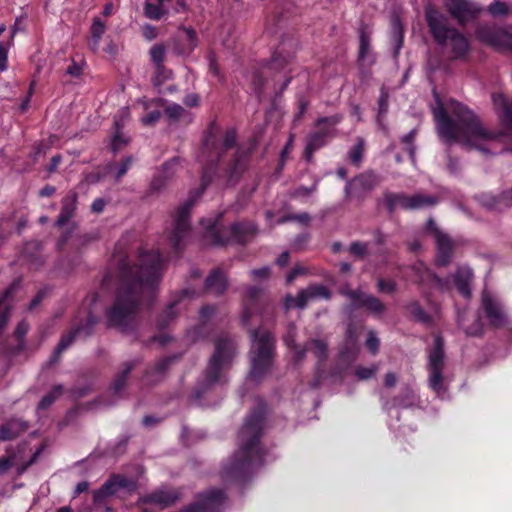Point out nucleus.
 I'll return each instance as SVG.
<instances>
[{"label":"nucleus","mask_w":512,"mask_h":512,"mask_svg":"<svg viewBox=\"0 0 512 512\" xmlns=\"http://www.w3.org/2000/svg\"><path fill=\"white\" fill-rule=\"evenodd\" d=\"M163 270L164 258H120L116 298L106 313L110 326L121 331L134 326L140 304L155 295Z\"/></svg>","instance_id":"f257e3e1"},{"label":"nucleus","mask_w":512,"mask_h":512,"mask_svg":"<svg viewBox=\"0 0 512 512\" xmlns=\"http://www.w3.org/2000/svg\"><path fill=\"white\" fill-rule=\"evenodd\" d=\"M237 135L234 129L224 133L215 121L208 125L198 161L203 165L201 188L192 192L189 198L178 208L175 226L170 237L171 245L180 250L190 232V211L196 200L201 197L212 180L217 165L224 160L226 153L236 146Z\"/></svg>","instance_id":"f03ea898"},{"label":"nucleus","mask_w":512,"mask_h":512,"mask_svg":"<svg viewBox=\"0 0 512 512\" xmlns=\"http://www.w3.org/2000/svg\"><path fill=\"white\" fill-rule=\"evenodd\" d=\"M432 114L436 123L438 136L448 145L458 143L466 150L476 149L484 154L489 150L480 142L495 140L498 134L484 128L478 116L465 105L454 102L449 116L442 103L437 99V106Z\"/></svg>","instance_id":"7ed1b4c3"},{"label":"nucleus","mask_w":512,"mask_h":512,"mask_svg":"<svg viewBox=\"0 0 512 512\" xmlns=\"http://www.w3.org/2000/svg\"><path fill=\"white\" fill-rule=\"evenodd\" d=\"M264 427V410H254L246 419L238 435L239 447L222 469L224 480H241L265 463V451L260 437Z\"/></svg>","instance_id":"20e7f679"},{"label":"nucleus","mask_w":512,"mask_h":512,"mask_svg":"<svg viewBox=\"0 0 512 512\" xmlns=\"http://www.w3.org/2000/svg\"><path fill=\"white\" fill-rule=\"evenodd\" d=\"M236 353L237 344L228 334H221L215 339L214 352L204 374L206 388L227 381L226 372L231 367Z\"/></svg>","instance_id":"39448f33"},{"label":"nucleus","mask_w":512,"mask_h":512,"mask_svg":"<svg viewBox=\"0 0 512 512\" xmlns=\"http://www.w3.org/2000/svg\"><path fill=\"white\" fill-rule=\"evenodd\" d=\"M259 233L258 225L251 220H241L228 227L216 221L206 227L205 239L214 246L246 245Z\"/></svg>","instance_id":"423d86ee"},{"label":"nucleus","mask_w":512,"mask_h":512,"mask_svg":"<svg viewBox=\"0 0 512 512\" xmlns=\"http://www.w3.org/2000/svg\"><path fill=\"white\" fill-rule=\"evenodd\" d=\"M251 368L247 380L258 383L270 371L273 364L274 337L262 328L251 332Z\"/></svg>","instance_id":"0eeeda50"},{"label":"nucleus","mask_w":512,"mask_h":512,"mask_svg":"<svg viewBox=\"0 0 512 512\" xmlns=\"http://www.w3.org/2000/svg\"><path fill=\"white\" fill-rule=\"evenodd\" d=\"M443 340L440 336L434 338V347L430 350L428 356V383L429 387L439 396L443 397L446 392L444 386V349Z\"/></svg>","instance_id":"6e6552de"},{"label":"nucleus","mask_w":512,"mask_h":512,"mask_svg":"<svg viewBox=\"0 0 512 512\" xmlns=\"http://www.w3.org/2000/svg\"><path fill=\"white\" fill-rule=\"evenodd\" d=\"M97 323L98 318L92 314L90 309L84 313L83 317L77 316L71 330L61 337L55 349L52 361H56L60 354L69 348L76 338L90 336Z\"/></svg>","instance_id":"1a4fd4ad"},{"label":"nucleus","mask_w":512,"mask_h":512,"mask_svg":"<svg viewBox=\"0 0 512 512\" xmlns=\"http://www.w3.org/2000/svg\"><path fill=\"white\" fill-rule=\"evenodd\" d=\"M382 181V177L373 170H366L348 180L344 195L347 200L363 201Z\"/></svg>","instance_id":"9d476101"},{"label":"nucleus","mask_w":512,"mask_h":512,"mask_svg":"<svg viewBox=\"0 0 512 512\" xmlns=\"http://www.w3.org/2000/svg\"><path fill=\"white\" fill-rule=\"evenodd\" d=\"M435 243L438 256H450L455 253H462V248L468 243L461 237H452L445 230L440 228L433 218H429L425 227Z\"/></svg>","instance_id":"9b49d317"},{"label":"nucleus","mask_w":512,"mask_h":512,"mask_svg":"<svg viewBox=\"0 0 512 512\" xmlns=\"http://www.w3.org/2000/svg\"><path fill=\"white\" fill-rule=\"evenodd\" d=\"M476 38L499 51L512 52V32L489 25H481L475 31Z\"/></svg>","instance_id":"f8f14e48"},{"label":"nucleus","mask_w":512,"mask_h":512,"mask_svg":"<svg viewBox=\"0 0 512 512\" xmlns=\"http://www.w3.org/2000/svg\"><path fill=\"white\" fill-rule=\"evenodd\" d=\"M425 19L435 42L440 46H445L450 34L456 28L451 27L448 18L433 7L426 8Z\"/></svg>","instance_id":"ddd939ff"},{"label":"nucleus","mask_w":512,"mask_h":512,"mask_svg":"<svg viewBox=\"0 0 512 512\" xmlns=\"http://www.w3.org/2000/svg\"><path fill=\"white\" fill-rule=\"evenodd\" d=\"M444 7L460 25L474 21L482 11V8L472 0H444Z\"/></svg>","instance_id":"4468645a"},{"label":"nucleus","mask_w":512,"mask_h":512,"mask_svg":"<svg viewBox=\"0 0 512 512\" xmlns=\"http://www.w3.org/2000/svg\"><path fill=\"white\" fill-rule=\"evenodd\" d=\"M226 496L220 489H210L198 495L196 501L183 512H221Z\"/></svg>","instance_id":"2eb2a0df"},{"label":"nucleus","mask_w":512,"mask_h":512,"mask_svg":"<svg viewBox=\"0 0 512 512\" xmlns=\"http://www.w3.org/2000/svg\"><path fill=\"white\" fill-rule=\"evenodd\" d=\"M482 308L491 325L503 327L511 323L501 301L486 290L482 293Z\"/></svg>","instance_id":"dca6fc26"},{"label":"nucleus","mask_w":512,"mask_h":512,"mask_svg":"<svg viewBox=\"0 0 512 512\" xmlns=\"http://www.w3.org/2000/svg\"><path fill=\"white\" fill-rule=\"evenodd\" d=\"M294 332L295 327L290 325L286 335L284 336V342L288 347L294 349V361L296 363L300 362L304 358L306 352H311L319 360L326 357L327 344L324 341L313 339L309 341L303 349H298L295 344Z\"/></svg>","instance_id":"f3484780"},{"label":"nucleus","mask_w":512,"mask_h":512,"mask_svg":"<svg viewBox=\"0 0 512 512\" xmlns=\"http://www.w3.org/2000/svg\"><path fill=\"white\" fill-rule=\"evenodd\" d=\"M173 52L178 56L187 57L192 54L198 45V38L195 30L191 27H182L171 39Z\"/></svg>","instance_id":"a211bd4d"},{"label":"nucleus","mask_w":512,"mask_h":512,"mask_svg":"<svg viewBox=\"0 0 512 512\" xmlns=\"http://www.w3.org/2000/svg\"><path fill=\"white\" fill-rule=\"evenodd\" d=\"M122 489L133 491L136 489V482L121 475H114L94 492V501L101 502L106 497L114 495Z\"/></svg>","instance_id":"6ab92c4d"},{"label":"nucleus","mask_w":512,"mask_h":512,"mask_svg":"<svg viewBox=\"0 0 512 512\" xmlns=\"http://www.w3.org/2000/svg\"><path fill=\"white\" fill-rule=\"evenodd\" d=\"M347 296L354 308L364 307L372 313L380 315L384 311V304L376 297L362 291H348Z\"/></svg>","instance_id":"aec40b11"},{"label":"nucleus","mask_w":512,"mask_h":512,"mask_svg":"<svg viewBox=\"0 0 512 512\" xmlns=\"http://www.w3.org/2000/svg\"><path fill=\"white\" fill-rule=\"evenodd\" d=\"M78 205V193L70 190L61 199V210L55 221V226L62 227L67 224L74 216Z\"/></svg>","instance_id":"412c9836"},{"label":"nucleus","mask_w":512,"mask_h":512,"mask_svg":"<svg viewBox=\"0 0 512 512\" xmlns=\"http://www.w3.org/2000/svg\"><path fill=\"white\" fill-rule=\"evenodd\" d=\"M492 99L501 123L512 132V101L503 94H493Z\"/></svg>","instance_id":"4be33fe9"},{"label":"nucleus","mask_w":512,"mask_h":512,"mask_svg":"<svg viewBox=\"0 0 512 512\" xmlns=\"http://www.w3.org/2000/svg\"><path fill=\"white\" fill-rule=\"evenodd\" d=\"M249 152L241 147H237L233 157L227 166L229 181L236 180L245 170Z\"/></svg>","instance_id":"5701e85b"},{"label":"nucleus","mask_w":512,"mask_h":512,"mask_svg":"<svg viewBox=\"0 0 512 512\" xmlns=\"http://www.w3.org/2000/svg\"><path fill=\"white\" fill-rule=\"evenodd\" d=\"M448 40L451 45V53L453 55V59H464L468 55L470 51V43L468 39L457 29L452 31Z\"/></svg>","instance_id":"b1692460"},{"label":"nucleus","mask_w":512,"mask_h":512,"mask_svg":"<svg viewBox=\"0 0 512 512\" xmlns=\"http://www.w3.org/2000/svg\"><path fill=\"white\" fill-rule=\"evenodd\" d=\"M371 37L370 32L362 27L359 29V52L358 61L362 65L371 66L375 62L374 56L371 54Z\"/></svg>","instance_id":"393cba45"},{"label":"nucleus","mask_w":512,"mask_h":512,"mask_svg":"<svg viewBox=\"0 0 512 512\" xmlns=\"http://www.w3.org/2000/svg\"><path fill=\"white\" fill-rule=\"evenodd\" d=\"M319 298L329 299V289L322 284L311 285L308 288L303 289L299 292L298 305L300 306V309H303L309 300Z\"/></svg>","instance_id":"a878e982"},{"label":"nucleus","mask_w":512,"mask_h":512,"mask_svg":"<svg viewBox=\"0 0 512 512\" xmlns=\"http://www.w3.org/2000/svg\"><path fill=\"white\" fill-rule=\"evenodd\" d=\"M178 499V493L172 489H159L143 498V502L152 503L161 508L173 504Z\"/></svg>","instance_id":"bb28decb"},{"label":"nucleus","mask_w":512,"mask_h":512,"mask_svg":"<svg viewBox=\"0 0 512 512\" xmlns=\"http://www.w3.org/2000/svg\"><path fill=\"white\" fill-rule=\"evenodd\" d=\"M227 278L220 269H214L207 277L205 288L209 293L220 295L227 289Z\"/></svg>","instance_id":"cd10ccee"},{"label":"nucleus","mask_w":512,"mask_h":512,"mask_svg":"<svg viewBox=\"0 0 512 512\" xmlns=\"http://www.w3.org/2000/svg\"><path fill=\"white\" fill-rule=\"evenodd\" d=\"M473 279V272L469 267H460L455 275L454 282L460 294L469 298L471 295L470 283Z\"/></svg>","instance_id":"c85d7f7f"},{"label":"nucleus","mask_w":512,"mask_h":512,"mask_svg":"<svg viewBox=\"0 0 512 512\" xmlns=\"http://www.w3.org/2000/svg\"><path fill=\"white\" fill-rule=\"evenodd\" d=\"M262 289L257 286H249L244 294V310L241 316L243 324H247L253 313V304L262 293Z\"/></svg>","instance_id":"c756f323"},{"label":"nucleus","mask_w":512,"mask_h":512,"mask_svg":"<svg viewBox=\"0 0 512 512\" xmlns=\"http://www.w3.org/2000/svg\"><path fill=\"white\" fill-rule=\"evenodd\" d=\"M383 202L390 213L398 207L409 210V196L405 193L385 191L383 193Z\"/></svg>","instance_id":"7c9ffc66"},{"label":"nucleus","mask_w":512,"mask_h":512,"mask_svg":"<svg viewBox=\"0 0 512 512\" xmlns=\"http://www.w3.org/2000/svg\"><path fill=\"white\" fill-rule=\"evenodd\" d=\"M439 198L434 195L416 193L409 196V210H418L433 207L438 204Z\"/></svg>","instance_id":"2f4dec72"},{"label":"nucleus","mask_w":512,"mask_h":512,"mask_svg":"<svg viewBox=\"0 0 512 512\" xmlns=\"http://www.w3.org/2000/svg\"><path fill=\"white\" fill-rule=\"evenodd\" d=\"M326 131H319L311 133L306 142L305 155L308 160L311 159L312 154L326 144Z\"/></svg>","instance_id":"473e14b6"},{"label":"nucleus","mask_w":512,"mask_h":512,"mask_svg":"<svg viewBox=\"0 0 512 512\" xmlns=\"http://www.w3.org/2000/svg\"><path fill=\"white\" fill-rule=\"evenodd\" d=\"M390 26H391L390 38L395 47V54L397 55L403 46V40H404L403 24L398 16H393L391 18Z\"/></svg>","instance_id":"72a5a7b5"},{"label":"nucleus","mask_w":512,"mask_h":512,"mask_svg":"<svg viewBox=\"0 0 512 512\" xmlns=\"http://www.w3.org/2000/svg\"><path fill=\"white\" fill-rule=\"evenodd\" d=\"M179 163V158L175 157L163 165V174L155 177L151 184H150V190L151 192H160L162 189H164L167 185V181L169 179V175L167 174V171L174 165H177Z\"/></svg>","instance_id":"f704fd0d"},{"label":"nucleus","mask_w":512,"mask_h":512,"mask_svg":"<svg viewBox=\"0 0 512 512\" xmlns=\"http://www.w3.org/2000/svg\"><path fill=\"white\" fill-rule=\"evenodd\" d=\"M133 367H134L133 362H127L124 364V367L121 370V372H119L116 375V377L113 381L112 387H111V390L113 391V393L115 395H119L121 393V391L124 389L127 377L130 374V372L132 371Z\"/></svg>","instance_id":"c9c22d12"},{"label":"nucleus","mask_w":512,"mask_h":512,"mask_svg":"<svg viewBox=\"0 0 512 512\" xmlns=\"http://www.w3.org/2000/svg\"><path fill=\"white\" fill-rule=\"evenodd\" d=\"M106 31L105 24L99 19L94 18L90 27L91 49L96 52L99 48L100 40Z\"/></svg>","instance_id":"e433bc0d"},{"label":"nucleus","mask_w":512,"mask_h":512,"mask_svg":"<svg viewBox=\"0 0 512 512\" xmlns=\"http://www.w3.org/2000/svg\"><path fill=\"white\" fill-rule=\"evenodd\" d=\"M419 281L422 283H429L440 290H445L448 286L447 281L443 280L426 268L419 273Z\"/></svg>","instance_id":"4c0bfd02"},{"label":"nucleus","mask_w":512,"mask_h":512,"mask_svg":"<svg viewBox=\"0 0 512 512\" xmlns=\"http://www.w3.org/2000/svg\"><path fill=\"white\" fill-rule=\"evenodd\" d=\"M512 11V4L508 5L501 0H494L487 7V12L493 17H505Z\"/></svg>","instance_id":"58836bf2"},{"label":"nucleus","mask_w":512,"mask_h":512,"mask_svg":"<svg viewBox=\"0 0 512 512\" xmlns=\"http://www.w3.org/2000/svg\"><path fill=\"white\" fill-rule=\"evenodd\" d=\"M389 109V92L383 86L380 89V95L378 99V113H377V122L381 123L388 113Z\"/></svg>","instance_id":"ea45409f"},{"label":"nucleus","mask_w":512,"mask_h":512,"mask_svg":"<svg viewBox=\"0 0 512 512\" xmlns=\"http://www.w3.org/2000/svg\"><path fill=\"white\" fill-rule=\"evenodd\" d=\"M166 12L167 11L164 9L163 4H160L159 2L157 4H153L147 1L144 4V14L151 20H160Z\"/></svg>","instance_id":"a19ab883"},{"label":"nucleus","mask_w":512,"mask_h":512,"mask_svg":"<svg viewBox=\"0 0 512 512\" xmlns=\"http://www.w3.org/2000/svg\"><path fill=\"white\" fill-rule=\"evenodd\" d=\"M149 55L154 66L164 65L166 48L161 43L154 44L149 50Z\"/></svg>","instance_id":"79ce46f5"},{"label":"nucleus","mask_w":512,"mask_h":512,"mask_svg":"<svg viewBox=\"0 0 512 512\" xmlns=\"http://www.w3.org/2000/svg\"><path fill=\"white\" fill-rule=\"evenodd\" d=\"M180 301L172 302L160 315L157 325L159 328L166 327L173 319H175L177 313L175 311V307L179 304Z\"/></svg>","instance_id":"37998d69"},{"label":"nucleus","mask_w":512,"mask_h":512,"mask_svg":"<svg viewBox=\"0 0 512 512\" xmlns=\"http://www.w3.org/2000/svg\"><path fill=\"white\" fill-rule=\"evenodd\" d=\"M417 402V396L411 388L403 390L401 396L395 399V405L400 407H411Z\"/></svg>","instance_id":"c03bdc74"},{"label":"nucleus","mask_w":512,"mask_h":512,"mask_svg":"<svg viewBox=\"0 0 512 512\" xmlns=\"http://www.w3.org/2000/svg\"><path fill=\"white\" fill-rule=\"evenodd\" d=\"M63 387L58 385L53 388L47 395H45L38 404V409L46 410L48 409L55 400L62 394Z\"/></svg>","instance_id":"a18cd8bd"},{"label":"nucleus","mask_w":512,"mask_h":512,"mask_svg":"<svg viewBox=\"0 0 512 512\" xmlns=\"http://www.w3.org/2000/svg\"><path fill=\"white\" fill-rule=\"evenodd\" d=\"M19 431V423L17 421H10L0 426V439L11 440L15 438Z\"/></svg>","instance_id":"49530a36"},{"label":"nucleus","mask_w":512,"mask_h":512,"mask_svg":"<svg viewBox=\"0 0 512 512\" xmlns=\"http://www.w3.org/2000/svg\"><path fill=\"white\" fill-rule=\"evenodd\" d=\"M155 69H156V74H155V76L153 78V84L155 86H160L164 82L172 79L173 72H172L171 69H168L164 65L155 66Z\"/></svg>","instance_id":"de8ad7c7"},{"label":"nucleus","mask_w":512,"mask_h":512,"mask_svg":"<svg viewBox=\"0 0 512 512\" xmlns=\"http://www.w3.org/2000/svg\"><path fill=\"white\" fill-rule=\"evenodd\" d=\"M364 152V141L362 138H358L357 144L352 147L349 151V158L353 164L359 166Z\"/></svg>","instance_id":"09e8293b"},{"label":"nucleus","mask_w":512,"mask_h":512,"mask_svg":"<svg viewBox=\"0 0 512 512\" xmlns=\"http://www.w3.org/2000/svg\"><path fill=\"white\" fill-rule=\"evenodd\" d=\"M185 113V109L177 103H171L165 108L166 116L172 121L179 120Z\"/></svg>","instance_id":"8fccbe9b"},{"label":"nucleus","mask_w":512,"mask_h":512,"mask_svg":"<svg viewBox=\"0 0 512 512\" xmlns=\"http://www.w3.org/2000/svg\"><path fill=\"white\" fill-rule=\"evenodd\" d=\"M131 234L124 235L116 244L115 252L112 256H127L131 251L127 249V246L131 241Z\"/></svg>","instance_id":"3c124183"},{"label":"nucleus","mask_w":512,"mask_h":512,"mask_svg":"<svg viewBox=\"0 0 512 512\" xmlns=\"http://www.w3.org/2000/svg\"><path fill=\"white\" fill-rule=\"evenodd\" d=\"M408 311L411 315L422 322H427L429 320V316L418 302H412L409 304Z\"/></svg>","instance_id":"603ef678"},{"label":"nucleus","mask_w":512,"mask_h":512,"mask_svg":"<svg viewBox=\"0 0 512 512\" xmlns=\"http://www.w3.org/2000/svg\"><path fill=\"white\" fill-rule=\"evenodd\" d=\"M377 371V365H372L370 367H357L355 370V375L359 380H367L372 378Z\"/></svg>","instance_id":"864d4df0"},{"label":"nucleus","mask_w":512,"mask_h":512,"mask_svg":"<svg viewBox=\"0 0 512 512\" xmlns=\"http://www.w3.org/2000/svg\"><path fill=\"white\" fill-rule=\"evenodd\" d=\"M415 136H416V130L412 129L411 131H409L407 134H405L402 137V142L407 145V150H408L410 158L412 160L415 159V152H416V148L413 144Z\"/></svg>","instance_id":"5fc2aeb1"},{"label":"nucleus","mask_w":512,"mask_h":512,"mask_svg":"<svg viewBox=\"0 0 512 512\" xmlns=\"http://www.w3.org/2000/svg\"><path fill=\"white\" fill-rule=\"evenodd\" d=\"M367 248L366 242L355 241L350 244L347 251L353 256H364L367 253Z\"/></svg>","instance_id":"6e6d98bb"},{"label":"nucleus","mask_w":512,"mask_h":512,"mask_svg":"<svg viewBox=\"0 0 512 512\" xmlns=\"http://www.w3.org/2000/svg\"><path fill=\"white\" fill-rule=\"evenodd\" d=\"M128 144V139L121 133V132H115L113 138H112V150L114 153H117L122 148H124Z\"/></svg>","instance_id":"4d7b16f0"},{"label":"nucleus","mask_w":512,"mask_h":512,"mask_svg":"<svg viewBox=\"0 0 512 512\" xmlns=\"http://www.w3.org/2000/svg\"><path fill=\"white\" fill-rule=\"evenodd\" d=\"M129 117V109L123 108L117 115L114 117V128L115 132H121L126 120Z\"/></svg>","instance_id":"13d9d810"},{"label":"nucleus","mask_w":512,"mask_h":512,"mask_svg":"<svg viewBox=\"0 0 512 512\" xmlns=\"http://www.w3.org/2000/svg\"><path fill=\"white\" fill-rule=\"evenodd\" d=\"M481 204L488 210H494L498 208L499 199L493 195L483 194L480 196Z\"/></svg>","instance_id":"bf43d9fd"},{"label":"nucleus","mask_w":512,"mask_h":512,"mask_svg":"<svg viewBox=\"0 0 512 512\" xmlns=\"http://www.w3.org/2000/svg\"><path fill=\"white\" fill-rule=\"evenodd\" d=\"M132 164V158L126 157L118 166L116 172H115V180L119 181L129 170L130 166Z\"/></svg>","instance_id":"052dcab7"},{"label":"nucleus","mask_w":512,"mask_h":512,"mask_svg":"<svg viewBox=\"0 0 512 512\" xmlns=\"http://www.w3.org/2000/svg\"><path fill=\"white\" fill-rule=\"evenodd\" d=\"M379 345H380V341L377 338L376 334L373 331H370L368 333V337L366 340V346H367L368 350L372 354H376L379 350Z\"/></svg>","instance_id":"680f3d73"},{"label":"nucleus","mask_w":512,"mask_h":512,"mask_svg":"<svg viewBox=\"0 0 512 512\" xmlns=\"http://www.w3.org/2000/svg\"><path fill=\"white\" fill-rule=\"evenodd\" d=\"M317 186H318V180H315L314 183L312 184V186H310V187L300 186L294 190L293 196H295V197L308 196L317 190Z\"/></svg>","instance_id":"e2e57ef3"},{"label":"nucleus","mask_w":512,"mask_h":512,"mask_svg":"<svg viewBox=\"0 0 512 512\" xmlns=\"http://www.w3.org/2000/svg\"><path fill=\"white\" fill-rule=\"evenodd\" d=\"M286 65H287L286 58L282 57L279 54H274L269 63L268 68L270 70H279V69H283L284 66H286Z\"/></svg>","instance_id":"0e129e2a"},{"label":"nucleus","mask_w":512,"mask_h":512,"mask_svg":"<svg viewBox=\"0 0 512 512\" xmlns=\"http://www.w3.org/2000/svg\"><path fill=\"white\" fill-rule=\"evenodd\" d=\"M250 273L253 279L256 281L266 280L270 277V268L264 266L259 269H254Z\"/></svg>","instance_id":"69168bd1"},{"label":"nucleus","mask_w":512,"mask_h":512,"mask_svg":"<svg viewBox=\"0 0 512 512\" xmlns=\"http://www.w3.org/2000/svg\"><path fill=\"white\" fill-rule=\"evenodd\" d=\"M446 153H447V158H448V163H447L448 171L454 175L458 174L460 172V164H459L458 159L453 158L451 156L449 149H447Z\"/></svg>","instance_id":"338daca9"},{"label":"nucleus","mask_w":512,"mask_h":512,"mask_svg":"<svg viewBox=\"0 0 512 512\" xmlns=\"http://www.w3.org/2000/svg\"><path fill=\"white\" fill-rule=\"evenodd\" d=\"M204 330H205V326H204V324H201V325L195 327L193 330H189L186 334V337L189 341L196 342L204 336L203 335Z\"/></svg>","instance_id":"774afa93"}]
</instances>
